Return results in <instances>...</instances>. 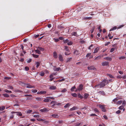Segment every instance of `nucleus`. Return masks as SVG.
<instances>
[{
	"instance_id": "1",
	"label": "nucleus",
	"mask_w": 126,
	"mask_h": 126,
	"mask_svg": "<svg viewBox=\"0 0 126 126\" xmlns=\"http://www.w3.org/2000/svg\"><path fill=\"white\" fill-rule=\"evenodd\" d=\"M108 83V80L106 79H104L103 81L100 83V88H101L105 86Z\"/></svg>"
},
{
	"instance_id": "2",
	"label": "nucleus",
	"mask_w": 126,
	"mask_h": 126,
	"mask_svg": "<svg viewBox=\"0 0 126 126\" xmlns=\"http://www.w3.org/2000/svg\"><path fill=\"white\" fill-rule=\"evenodd\" d=\"M99 108L103 112H105L106 110L105 108L106 105H104L99 104L98 105Z\"/></svg>"
},
{
	"instance_id": "3",
	"label": "nucleus",
	"mask_w": 126,
	"mask_h": 126,
	"mask_svg": "<svg viewBox=\"0 0 126 126\" xmlns=\"http://www.w3.org/2000/svg\"><path fill=\"white\" fill-rule=\"evenodd\" d=\"M25 86H26V88H34L35 86H32L28 84H25Z\"/></svg>"
},
{
	"instance_id": "4",
	"label": "nucleus",
	"mask_w": 126,
	"mask_h": 126,
	"mask_svg": "<svg viewBox=\"0 0 126 126\" xmlns=\"http://www.w3.org/2000/svg\"><path fill=\"white\" fill-rule=\"evenodd\" d=\"M109 63L107 62L104 61L102 63V64L103 66H106L109 65Z\"/></svg>"
},
{
	"instance_id": "5",
	"label": "nucleus",
	"mask_w": 126,
	"mask_h": 126,
	"mask_svg": "<svg viewBox=\"0 0 126 126\" xmlns=\"http://www.w3.org/2000/svg\"><path fill=\"white\" fill-rule=\"evenodd\" d=\"M53 69L54 71H58L61 69V68L60 67L56 68L55 66H53Z\"/></svg>"
},
{
	"instance_id": "6",
	"label": "nucleus",
	"mask_w": 126,
	"mask_h": 126,
	"mask_svg": "<svg viewBox=\"0 0 126 126\" xmlns=\"http://www.w3.org/2000/svg\"><path fill=\"white\" fill-rule=\"evenodd\" d=\"M51 116L55 118H58L59 117V116L57 114H53L51 115Z\"/></svg>"
},
{
	"instance_id": "7",
	"label": "nucleus",
	"mask_w": 126,
	"mask_h": 126,
	"mask_svg": "<svg viewBox=\"0 0 126 126\" xmlns=\"http://www.w3.org/2000/svg\"><path fill=\"white\" fill-rule=\"evenodd\" d=\"M40 111L41 112H45L48 111L49 110L46 108H44L43 109L40 110Z\"/></svg>"
},
{
	"instance_id": "8",
	"label": "nucleus",
	"mask_w": 126,
	"mask_h": 126,
	"mask_svg": "<svg viewBox=\"0 0 126 126\" xmlns=\"http://www.w3.org/2000/svg\"><path fill=\"white\" fill-rule=\"evenodd\" d=\"M87 69L89 70H94L95 69V67L94 66H88L87 67Z\"/></svg>"
},
{
	"instance_id": "9",
	"label": "nucleus",
	"mask_w": 126,
	"mask_h": 126,
	"mask_svg": "<svg viewBox=\"0 0 126 126\" xmlns=\"http://www.w3.org/2000/svg\"><path fill=\"white\" fill-rule=\"evenodd\" d=\"M104 59L106 60L111 61L112 60V58L109 57H106L104 58Z\"/></svg>"
},
{
	"instance_id": "10",
	"label": "nucleus",
	"mask_w": 126,
	"mask_h": 126,
	"mask_svg": "<svg viewBox=\"0 0 126 126\" xmlns=\"http://www.w3.org/2000/svg\"><path fill=\"white\" fill-rule=\"evenodd\" d=\"M102 56L101 55H99L96 57L94 59V60H96L100 59L101 58Z\"/></svg>"
},
{
	"instance_id": "11",
	"label": "nucleus",
	"mask_w": 126,
	"mask_h": 126,
	"mask_svg": "<svg viewBox=\"0 0 126 126\" xmlns=\"http://www.w3.org/2000/svg\"><path fill=\"white\" fill-rule=\"evenodd\" d=\"M59 59L60 61L61 62H63V57L61 54L59 55Z\"/></svg>"
},
{
	"instance_id": "12",
	"label": "nucleus",
	"mask_w": 126,
	"mask_h": 126,
	"mask_svg": "<svg viewBox=\"0 0 126 126\" xmlns=\"http://www.w3.org/2000/svg\"><path fill=\"white\" fill-rule=\"evenodd\" d=\"M36 99L38 101H41L43 99V98L42 97H38L36 98Z\"/></svg>"
},
{
	"instance_id": "13",
	"label": "nucleus",
	"mask_w": 126,
	"mask_h": 126,
	"mask_svg": "<svg viewBox=\"0 0 126 126\" xmlns=\"http://www.w3.org/2000/svg\"><path fill=\"white\" fill-rule=\"evenodd\" d=\"M83 85L82 84L80 85H79V88H78L79 90V91L83 89Z\"/></svg>"
},
{
	"instance_id": "14",
	"label": "nucleus",
	"mask_w": 126,
	"mask_h": 126,
	"mask_svg": "<svg viewBox=\"0 0 126 126\" xmlns=\"http://www.w3.org/2000/svg\"><path fill=\"white\" fill-rule=\"evenodd\" d=\"M71 34L72 36H74L77 37L78 36V35L77 34V32H72L71 33Z\"/></svg>"
},
{
	"instance_id": "15",
	"label": "nucleus",
	"mask_w": 126,
	"mask_h": 126,
	"mask_svg": "<svg viewBox=\"0 0 126 126\" xmlns=\"http://www.w3.org/2000/svg\"><path fill=\"white\" fill-rule=\"evenodd\" d=\"M99 50V47H97L95 49L93 53H95L97 52Z\"/></svg>"
},
{
	"instance_id": "16",
	"label": "nucleus",
	"mask_w": 126,
	"mask_h": 126,
	"mask_svg": "<svg viewBox=\"0 0 126 126\" xmlns=\"http://www.w3.org/2000/svg\"><path fill=\"white\" fill-rule=\"evenodd\" d=\"M78 109V108L76 106H74L73 108L70 109V110L71 111L74 110H76Z\"/></svg>"
},
{
	"instance_id": "17",
	"label": "nucleus",
	"mask_w": 126,
	"mask_h": 126,
	"mask_svg": "<svg viewBox=\"0 0 126 126\" xmlns=\"http://www.w3.org/2000/svg\"><path fill=\"white\" fill-rule=\"evenodd\" d=\"M56 89V87L55 86H50L49 87V89L50 90H54Z\"/></svg>"
},
{
	"instance_id": "18",
	"label": "nucleus",
	"mask_w": 126,
	"mask_h": 126,
	"mask_svg": "<svg viewBox=\"0 0 126 126\" xmlns=\"http://www.w3.org/2000/svg\"><path fill=\"white\" fill-rule=\"evenodd\" d=\"M5 106H2L1 107H0V111L3 110L5 109Z\"/></svg>"
},
{
	"instance_id": "19",
	"label": "nucleus",
	"mask_w": 126,
	"mask_h": 126,
	"mask_svg": "<svg viewBox=\"0 0 126 126\" xmlns=\"http://www.w3.org/2000/svg\"><path fill=\"white\" fill-rule=\"evenodd\" d=\"M53 56L55 58H56L57 57V53L55 52H54L53 53Z\"/></svg>"
},
{
	"instance_id": "20",
	"label": "nucleus",
	"mask_w": 126,
	"mask_h": 126,
	"mask_svg": "<svg viewBox=\"0 0 126 126\" xmlns=\"http://www.w3.org/2000/svg\"><path fill=\"white\" fill-rule=\"evenodd\" d=\"M43 101L44 102H50L51 101V100L49 99H48L47 98H46V99H45Z\"/></svg>"
},
{
	"instance_id": "21",
	"label": "nucleus",
	"mask_w": 126,
	"mask_h": 126,
	"mask_svg": "<svg viewBox=\"0 0 126 126\" xmlns=\"http://www.w3.org/2000/svg\"><path fill=\"white\" fill-rule=\"evenodd\" d=\"M100 88V84H97L93 87L94 88Z\"/></svg>"
},
{
	"instance_id": "22",
	"label": "nucleus",
	"mask_w": 126,
	"mask_h": 126,
	"mask_svg": "<svg viewBox=\"0 0 126 126\" xmlns=\"http://www.w3.org/2000/svg\"><path fill=\"white\" fill-rule=\"evenodd\" d=\"M74 53L76 55H78L79 54V53L78 51L75 50L74 52Z\"/></svg>"
},
{
	"instance_id": "23",
	"label": "nucleus",
	"mask_w": 126,
	"mask_h": 126,
	"mask_svg": "<svg viewBox=\"0 0 126 126\" xmlns=\"http://www.w3.org/2000/svg\"><path fill=\"white\" fill-rule=\"evenodd\" d=\"M89 94L87 93H85L84 94V97L85 99H86L89 96Z\"/></svg>"
},
{
	"instance_id": "24",
	"label": "nucleus",
	"mask_w": 126,
	"mask_h": 126,
	"mask_svg": "<svg viewBox=\"0 0 126 126\" xmlns=\"http://www.w3.org/2000/svg\"><path fill=\"white\" fill-rule=\"evenodd\" d=\"M98 93L103 95L105 94V92L103 91H100Z\"/></svg>"
},
{
	"instance_id": "25",
	"label": "nucleus",
	"mask_w": 126,
	"mask_h": 126,
	"mask_svg": "<svg viewBox=\"0 0 126 126\" xmlns=\"http://www.w3.org/2000/svg\"><path fill=\"white\" fill-rule=\"evenodd\" d=\"M72 59V58L71 57L70 58H68L67 59L66 61V62L68 63L69 62L71 61V60Z\"/></svg>"
},
{
	"instance_id": "26",
	"label": "nucleus",
	"mask_w": 126,
	"mask_h": 126,
	"mask_svg": "<svg viewBox=\"0 0 126 126\" xmlns=\"http://www.w3.org/2000/svg\"><path fill=\"white\" fill-rule=\"evenodd\" d=\"M70 105V104L68 103L65 105V106H64V107L65 108H67Z\"/></svg>"
},
{
	"instance_id": "27",
	"label": "nucleus",
	"mask_w": 126,
	"mask_h": 126,
	"mask_svg": "<svg viewBox=\"0 0 126 126\" xmlns=\"http://www.w3.org/2000/svg\"><path fill=\"white\" fill-rule=\"evenodd\" d=\"M95 26H93L92 28L91 29V33H92L94 32V29L95 28Z\"/></svg>"
},
{
	"instance_id": "28",
	"label": "nucleus",
	"mask_w": 126,
	"mask_h": 126,
	"mask_svg": "<svg viewBox=\"0 0 126 126\" xmlns=\"http://www.w3.org/2000/svg\"><path fill=\"white\" fill-rule=\"evenodd\" d=\"M2 95L5 97H9V95L7 94H2Z\"/></svg>"
},
{
	"instance_id": "29",
	"label": "nucleus",
	"mask_w": 126,
	"mask_h": 126,
	"mask_svg": "<svg viewBox=\"0 0 126 126\" xmlns=\"http://www.w3.org/2000/svg\"><path fill=\"white\" fill-rule=\"evenodd\" d=\"M116 28H117L115 26V27H113L112 28L110 29V31L114 30H115L116 29Z\"/></svg>"
},
{
	"instance_id": "30",
	"label": "nucleus",
	"mask_w": 126,
	"mask_h": 126,
	"mask_svg": "<svg viewBox=\"0 0 126 126\" xmlns=\"http://www.w3.org/2000/svg\"><path fill=\"white\" fill-rule=\"evenodd\" d=\"M78 97L80 98V99H82L83 98V96L81 95L80 93H78Z\"/></svg>"
},
{
	"instance_id": "31",
	"label": "nucleus",
	"mask_w": 126,
	"mask_h": 126,
	"mask_svg": "<svg viewBox=\"0 0 126 126\" xmlns=\"http://www.w3.org/2000/svg\"><path fill=\"white\" fill-rule=\"evenodd\" d=\"M36 63V67L37 68L40 65V63L39 62H37Z\"/></svg>"
},
{
	"instance_id": "32",
	"label": "nucleus",
	"mask_w": 126,
	"mask_h": 126,
	"mask_svg": "<svg viewBox=\"0 0 126 126\" xmlns=\"http://www.w3.org/2000/svg\"><path fill=\"white\" fill-rule=\"evenodd\" d=\"M64 49L66 50V51H69V50L68 48V47L67 46H64Z\"/></svg>"
},
{
	"instance_id": "33",
	"label": "nucleus",
	"mask_w": 126,
	"mask_h": 126,
	"mask_svg": "<svg viewBox=\"0 0 126 126\" xmlns=\"http://www.w3.org/2000/svg\"><path fill=\"white\" fill-rule=\"evenodd\" d=\"M71 95L74 97H76L77 96V94H76L75 93L74 94H71Z\"/></svg>"
},
{
	"instance_id": "34",
	"label": "nucleus",
	"mask_w": 126,
	"mask_h": 126,
	"mask_svg": "<svg viewBox=\"0 0 126 126\" xmlns=\"http://www.w3.org/2000/svg\"><path fill=\"white\" fill-rule=\"evenodd\" d=\"M35 51L36 52L38 53V54H41L40 52L39 49L35 50Z\"/></svg>"
},
{
	"instance_id": "35",
	"label": "nucleus",
	"mask_w": 126,
	"mask_h": 126,
	"mask_svg": "<svg viewBox=\"0 0 126 126\" xmlns=\"http://www.w3.org/2000/svg\"><path fill=\"white\" fill-rule=\"evenodd\" d=\"M37 48L39 49L41 51H43L44 50V48L40 47H38Z\"/></svg>"
},
{
	"instance_id": "36",
	"label": "nucleus",
	"mask_w": 126,
	"mask_h": 126,
	"mask_svg": "<svg viewBox=\"0 0 126 126\" xmlns=\"http://www.w3.org/2000/svg\"><path fill=\"white\" fill-rule=\"evenodd\" d=\"M32 55L33 57L36 58H38L39 57L38 55H36L34 54H33Z\"/></svg>"
},
{
	"instance_id": "37",
	"label": "nucleus",
	"mask_w": 126,
	"mask_h": 126,
	"mask_svg": "<svg viewBox=\"0 0 126 126\" xmlns=\"http://www.w3.org/2000/svg\"><path fill=\"white\" fill-rule=\"evenodd\" d=\"M17 113V114L18 115H19L20 116H21L22 115V114L20 112H16Z\"/></svg>"
},
{
	"instance_id": "38",
	"label": "nucleus",
	"mask_w": 126,
	"mask_h": 126,
	"mask_svg": "<svg viewBox=\"0 0 126 126\" xmlns=\"http://www.w3.org/2000/svg\"><path fill=\"white\" fill-rule=\"evenodd\" d=\"M125 58H126V57H125L123 56H121V57H119V60H121V59H124Z\"/></svg>"
},
{
	"instance_id": "39",
	"label": "nucleus",
	"mask_w": 126,
	"mask_h": 126,
	"mask_svg": "<svg viewBox=\"0 0 126 126\" xmlns=\"http://www.w3.org/2000/svg\"><path fill=\"white\" fill-rule=\"evenodd\" d=\"M4 91L7 93H12V92L11 91H9L7 89H5V90Z\"/></svg>"
},
{
	"instance_id": "40",
	"label": "nucleus",
	"mask_w": 126,
	"mask_h": 126,
	"mask_svg": "<svg viewBox=\"0 0 126 126\" xmlns=\"http://www.w3.org/2000/svg\"><path fill=\"white\" fill-rule=\"evenodd\" d=\"M4 79H11V78L10 77H5L4 78Z\"/></svg>"
},
{
	"instance_id": "41",
	"label": "nucleus",
	"mask_w": 126,
	"mask_h": 126,
	"mask_svg": "<svg viewBox=\"0 0 126 126\" xmlns=\"http://www.w3.org/2000/svg\"><path fill=\"white\" fill-rule=\"evenodd\" d=\"M67 90L65 88H64L61 91V92L62 93H64L66 92Z\"/></svg>"
},
{
	"instance_id": "42",
	"label": "nucleus",
	"mask_w": 126,
	"mask_h": 126,
	"mask_svg": "<svg viewBox=\"0 0 126 126\" xmlns=\"http://www.w3.org/2000/svg\"><path fill=\"white\" fill-rule=\"evenodd\" d=\"M76 89V87L75 86H74L73 87H72L71 89V91H74V89Z\"/></svg>"
},
{
	"instance_id": "43",
	"label": "nucleus",
	"mask_w": 126,
	"mask_h": 126,
	"mask_svg": "<svg viewBox=\"0 0 126 126\" xmlns=\"http://www.w3.org/2000/svg\"><path fill=\"white\" fill-rule=\"evenodd\" d=\"M96 112H99V111L98 110V109L96 108H95L94 109H93Z\"/></svg>"
},
{
	"instance_id": "44",
	"label": "nucleus",
	"mask_w": 126,
	"mask_h": 126,
	"mask_svg": "<svg viewBox=\"0 0 126 126\" xmlns=\"http://www.w3.org/2000/svg\"><path fill=\"white\" fill-rule=\"evenodd\" d=\"M117 44H115L113 45L112 46V47H114V48H115V49H117Z\"/></svg>"
},
{
	"instance_id": "45",
	"label": "nucleus",
	"mask_w": 126,
	"mask_h": 126,
	"mask_svg": "<svg viewBox=\"0 0 126 126\" xmlns=\"http://www.w3.org/2000/svg\"><path fill=\"white\" fill-rule=\"evenodd\" d=\"M32 61V59H29L27 60V62L28 63H30Z\"/></svg>"
},
{
	"instance_id": "46",
	"label": "nucleus",
	"mask_w": 126,
	"mask_h": 126,
	"mask_svg": "<svg viewBox=\"0 0 126 126\" xmlns=\"http://www.w3.org/2000/svg\"><path fill=\"white\" fill-rule=\"evenodd\" d=\"M111 34L110 33L108 35V36L109 37L110 39H112L113 37V36H111Z\"/></svg>"
},
{
	"instance_id": "47",
	"label": "nucleus",
	"mask_w": 126,
	"mask_h": 126,
	"mask_svg": "<svg viewBox=\"0 0 126 126\" xmlns=\"http://www.w3.org/2000/svg\"><path fill=\"white\" fill-rule=\"evenodd\" d=\"M73 43L71 41H69L67 43V45H71Z\"/></svg>"
},
{
	"instance_id": "48",
	"label": "nucleus",
	"mask_w": 126,
	"mask_h": 126,
	"mask_svg": "<svg viewBox=\"0 0 126 126\" xmlns=\"http://www.w3.org/2000/svg\"><path fill=\"white\" fill-rule=\"evenodd\" d=\"M124 108V106L123 105H122L120 106L118 108L120 110H122Z\"/></svg>"
},
{
	"instance_id": "49",
	"label": "nucleus",
	"mask_w": 126,
	"mask_h": 126,
	"mask_svg": "<svg viewBox=\"0 0 126 126\" xmlns=\"http://www.w3.org/2000/svg\"><path fill=\"white\" fill-rule=\"evenodd\" d=\"M8 87L10 89H13V87L12 86L10 85L8 86Z\"/></svg>"
},
{
	"instance_id": "50",
	"label": "nucleus",
	"mask_w": 126,
	"mask_h": 126,
	"mask_svg": "<svg viewBox=\"0 0 126 126\" xmlns=\"http://www.w3.org/2000/svg\"><path fill=\"white\" fill-rule=\"evenodd\" d=\"M107 75L108 76H109L110 77V78H114V77L113 76H112V75L110 74H107Z\"/></svg>"
},
{
	"instance_id": "51",
	"label": "nucleus",
	"mask_w": 126,
	"mask_h": 126,
	"mask_svg": "<svg viewBox=\"0 0 126 126\" xmlns=\"http://www.w3.org/2000/svg\"><path fill=\"white\" fill-rule=\"evenodd\" d=\"M32 111V110H29L27 111V113H30Z\"/></svg>"
},
{
	"instance_id": "52",
	"label": "nucleus",
	"mask_w": 126,
	"mask_h": 126,
	"mask_svg": "<svg viewBox=\"0 0 126 126\" xmlns=\"http://www.w3.org/2000/svg\"><path fill=\"white\" fill-rule=\"evenodd\" d=\"M32 92L33 93H35L37 92V90L36 89H32Z\"/></svg>"
},
{
	"instance_id": "53",
	"label": "nucleus",
	"mask_w": 126,
	"mask_h": 126,
	"mask_svg": "<svg viewBox=\"0 0 126 126\" xmlns=\"http://www.w3.org/2000/svg\"><path fill=\"white\" fill-rule=\"evenodd\" d=\"M122 103V101H118L117 102V104L120 105Z\"/></svg>"
},
{
	"instance_id": "54",
	"label": "nucleus",
	"mask_w": 126,
	"mask_h": 126,
	"mask_svg": "<svg viewBox=\"0 0 126 126\" xmlns=\"http://www.w3.org/2000/svg\"><path fill=\"white\" fill-rule=\"evenodd\" d=\"M40 93L42 94H45L46 93V91H41Z\"/></svg>"
},
{
	"instance_id": "55",
	"label": "nucleus",
	"mask_w": 126,
	"mask_h": 126,
	"mask_svg": "<svg viewBox=\"0 0 126 126\" xmlns=\"http://www.w3.org/2000/svg\"><path fill=\"white\" fill-rule=\"evenodd\" d=\"M44 73L43 72H41L40 74V75L42 76H44Z\"/></svg>"
},
{
	"instance_id": "56",
	"label": "nucleus",
	"mask_w": 126,
	"mask_h": 126,
	"mask_svg": "<svg viewBox=\"0 0 126 126\" xmlns=\"http://www.w3.org/2000/svg\"><path fill=\"white\" fill-rule=\"evenodd\" d=\"M54 41L56 42H57L59 41V38L54 39Z\"/></svg>"
},
{
	"instance_id": "57",
	"label": "nucleus",
	"mask_w": 126,
	"mask_h": 126,
	"mask_svg": "<svg viewBox=\"0 0 126 126\" xmlns=\"http://www.w3.org/2000/svg\"><path fill=\"white\" fill-rule=\"evenodd\" d=\"M33 117L36 118H39L40 117V116L39 115H34Z\"/></svg>"
},
{
	"instance_id": "58",
	"label": "nucleus",
	"mask_w": 126,
	"mask_h": 126,
	"mask_svg": "<svg viewBox=\"0 0 126 126\" xmlns=\"http://www.w3.org/2000/svg\"><path fill=\"white\" fill-rule=\"evenodd\" d=\"M64 43H68L69 41V40L68 39H66L65 40H64Z\"/></svg>"
},
{
	"instance_id": "59",
	"label": "nucleus",
	"mask_w": 126,
	"mask_h": 126,
	"mask_svg": "<svg viewBox=\"0 0 126 126\" xmlns=\"http://www.w3.org/2000/svg\"><path fill=\"white\" fill-rule=\"evenodd\" d=\"M51 104H56V102L55 101H52L50 103Z\"/></svg>"
},
{
	"instance_id": "60",
	"label": "nucleus",
	"mask_w": 126,
	"mask_h": 126,
	"mask_svg": "<svg viewBox=\"0 0 126 126\" xmlns=\"http://www.w3.org/2000/svg\"><path fill=\"white\" fill-rule=\"evenodd\" d=\"M115 49V48H111L110 50V52H113Z\"/></svg>"
},
{
	"instance_id": "61",
	"label": "nucleus",
	"mask_w": 126,
	"mask_h": 126,
	"mask_svg": "<svg viewBox=\"0 0 126 126\" xmlns=\"http://www.w3.org/2000/svg\"><path fill=\"white\" fill-rule=\"evenodd\" d=\"M36 119L37 121H42L43 120V119L41 118H37Z\"/></svg>"
},
{
	"instance_id": "62",
	"label": "nucleus",
	"mask_w": 126,
	"mask_h": 126,
	"mask_svg": "<svg viewBox=\"0 0 126 126\" xmlns=\"http://www.w3.org/2000/svg\"><path fill=\"white\" fill-rule=\"evenodd\" d=\"M123 77L122 76L120 75H119L117 76V78L118 79H121V78H122Z\"/></svg>"
},
{
	"instance_id": "63",
	"label": "nucleus",
	"mask_w": 126,
	"mask_h": 126,
	"mask_svg": "<svg viewBox=\"0 0 126 126\" xmlns=\"http://www.w3.org/2000/svg\"><path fill=\"white\" fill-rule=\"evenodd\" d=\"M91 54V53H89L87 54L86 55V57H88L89 56H90Z\"/></svg>"
},
{
	"instance_id": "64",
	"label": "nucleus",
	"mask_w": 126,
	"mask_h": 126,
	"mask_svg": "<svg viewBox=\"0 0 126 126\" xmlns=\"http://www.w3.org/2000/svg\"><path fill=\"white\" fill-rule=\"evenodd\" d=\"M121 111L120 110H118L116 112V113L117 114H120L121 113Z\"/></svg>"
}]
</instances>
